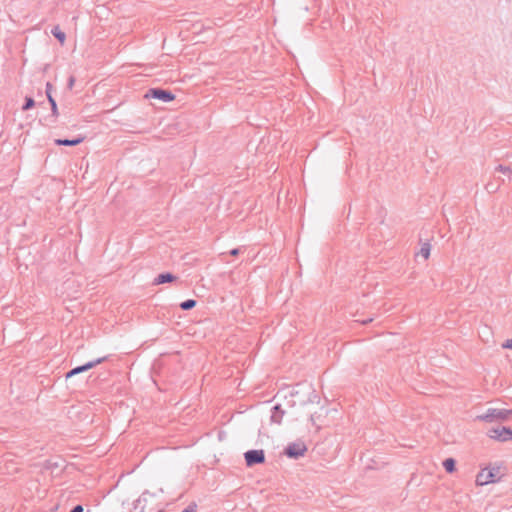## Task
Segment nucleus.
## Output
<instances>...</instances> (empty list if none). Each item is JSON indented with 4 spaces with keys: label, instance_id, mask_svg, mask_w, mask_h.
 Returning a JSON list of instances; mask_svg holds the SVG:
<instances>
[{
    "label": "nucleus",
    "instance_id": "obj_9",
    "mask_svg": "<svg viewBox=\"0 0 512 512\" xmlns=\"http://www.w3.org/2000/svg\"><path fill=\"white\" fill-rule=\"evenodd\" d=\"M176 279H177V277L170 272L161 273L157 277L154 278L153 285H161V284H165V283H171V282L175 281Z\"/></svg>",
    "mask_w": 512,
    "mask_h": 512
},
{
    "label": "nucleus",
    "instance_id": "obj_21",
    "mask_svg": "<svg viewBox=\"0 0 512 512\" xmlns=\"http://www.w3.org/2000/svg\"><path fill=\"white\" fill-rule=\"evenodd\" d=\"M196 511H197V505H196V503L192 502L181 512H196Z\"/></svg>",
    "mask_w": 512,
    "mask_h": 512
},
{
    "label": "nucleus",
    "instance_id": "obj_25",
    "mask_svg": "<svg viewBox=\"0 0 512 512\" xmlns=\"http://www.w3.org/2000/svg\"><path fill=\"white\" fill-rule=\"evenodd\" d=\"M239 251H240V250H239V248H234V249H232V250L230 251V255H232V256H236V255H238V254H239Z\"/></svg>",
    "mask_w": 512,
    "mask_h": 512
},
{
    "label": "nucleus",
    "instance_id": "obj_6",
    "mask_svg": "<svg viewBox=\"0 0 512 512\" xmlns=\"http://www.w3.org/2000/svg\"><path fill=\"white\" fill-rule=\"evenodd\" d=\"M307 451V447L304 442L298 441L287 445L284 449V454L291 459H298L303 456Z\"/></svg>",
    "mask_w": 512,
    "mask_h": 512
},
{
    "label": "nucleus",
    "instance_id": "obj_27",
    "mask_svg": "<svg viewBox=\"0 0 512 512\" xmlns=\"http://www.w3.org/2000/svg\"><path fill=\"white\" fill-rule=\"evenodd\" d=\"M371 321H372V319H371V318H369V319H367V320H363V321H362V323H363V324H367V323H369V322H371Z\"/></svg>",
    "mask_w": 512,
    "mask_h": 512
},
{
    "label": "nucleus",
    "instance_id": "obj_7",
    "mask_svg": "<svg viewBox=\"0 0 512 512\" xmlns=\"http://www.w3.org/2000/svg\"><path fill=\"white\" fill-rule=\"evenodd\" d=\"M146 98L157 99L162 102H170L175 99V95L169 91L162 88H151L145 94Z\"/></svg>",
    "mask_w": 512,
    "mask_h": 512
},
{
    "label": "nucleus",
    "instance_id": "obj_24",
    "mask_svg": "<svg viewBox=\"0 0 512 512\" xmlns=\"http://www.w3.org/2000/svg\"><path fill=\"white\" fill-rule=\"evenodd\" d=\"M83 506L78 504L74 506L69 512H83Z\"/></svg>",
    "mask_w": 512,
    "mask_h": 512
},
{
    "label": "nucleus",
    "instance_id": "obj_3",
    "mask_svg": "<svg viewBox=\"0 0 512 512\" xmlns=\"http://www.w3.org/2000/svg\"><path fill=\"white\" fill-rule=\"evenodd\" d=\"M487 435L500 442L512 441V429L506 426H497L488 430Z\"/></svg>",
    "mask_w": 512,
    "mask_h": 512
},
{
    "label": "nucleus",
    "instance_id": "obj_15",
    "mask_svg": "<svg viewBox=\"0 0 512 512\" xmlns=\"http://www.w3.org/2000/svg\"><path fill=\"white\" fill-rule=\"evenodd\" d=\"M197 302L194 299H187L180 303V308L184 311H188L193 309L196 306Z\"/></svg>",
    "mask_w": 512,
    "mask_h": 512
},
{
    "label": "nucleus",
    "instance_id": "obj_28",
    "mask_svg": "<svg viewBox=\"0 0 512 512\" xmlns=\"http://www.w3.org/2000/svg\"><path fill=\"white\" fill-rule=\"evenodd\" d=\"M310 420L314 424V417H313V415L310 416Z\"/></svg>",
    "mask_w": 512,
    "mask_h": 512
},
{
    "label": "nucleus",
    "instance_id": "obj_12",
    "mask_svg": "<svg viewBox=\"0 0 512 512\" xmlns=\"http://www.w3.org/2000/svg\"><path fill=\"white\" fill-rule=\"evenodd\" d=\"M443 467L447 473H453L456 470V461L453 458H446L443 461Z\"/></svg>",
    "mask_w": 512,
    "mask_h": 512
},
{
    "label": "nucleus",
    "instance_id": "obj_11",
    "mask_svg": "<svg viewBox=\"0 0 512 512\" xmlns=\"http://www.w3.org/2000/svg\"><path fill=\"white\" fill-rule=\"evenodd\" d=\"M83 136H78L73 139H56L55 144L58 146H77L84 141Z\"/></svg>",
    "mask_w": 512,
    "mask_h": 512
},
{
    "label": "nucleus",
    "instance_id": "obj_5",
    "mask_svg": "<svg viewBox=\"0 0 512 512\" xmlns=\"http://www.w3.org/2000/svg\"><path fill=\"white\" fill-rule=\"evenodd\" d=\"M107 359H108V356H104V357H100L95 360L89 361L83 365L77 366L66 373V379H69V378H71L75 375H78L80 373L86 372V371L94 368L95 366L103 363Z\"/></svg>",
    "mask_w": 512,
    "mask_h": 512
},
{
    "label": "nucleus",
    "instance_id": "obj_18",
    "mask_svg": "<svg viewBox=\"0 0 512 512\" xmlns=\"http://www.w3.org/2000/svg\"><path fill=\"white\" fill-rule=\"evenodd\" d=\"M48 102L50 103V106H51L52 116L54 118H57L59 115V112H58V107H57L55 98H50V100H48Z\"/></svg>",
    "mask_w": 512,
    "mask_h": 512
},
{
    "label": "nucleus",
    "instance_id": "obj_8",
    "mask_svg": "<svg viewBox=\"0 0 512 512\" xmlns=\"http://www.w3.org/2000/svg\"><path fill=\"white\" fill-rule=\"evenodd\" d=\"M155 495L149 491H144L138 499L133 503V512H144L147 506L148 500L153 498Z\"/></svg>",
    "mask_w": 512,
    "mask_h": 512
},
{
    "label": "nucleus",
    "instance_id": "obj_19",
    "mask_svg": "<svg viewBox=\"0 0 512 512\" xmlns=\"http://www.w3.org/2000/svg\"><path fill=\"white\" fill-rule=\"evenodd\" d=\"M52 92H53V86L50 82H47L46 83V89H45V93H46V96H47V99L50 100V98H54L53 95H52Z\"/></svg>",
    "mask_w": 512,
    "mask_h": 512
},
{
    "label": "nucleus",
    "instance_id": "obj_2",
    "mask_svg": "<svg viewBox=\"0 0 512 512\" xmlns=\"http://www.w3.org/2000/svg\"><path fill=\"white\" fill-rule=\"evenodd\" d=\"M512 416V409L489 408L484 414L478 415L477 420L492 423L495 421H507Z\"/></svg>",
    "mask_w": 512,
    "mask_h": 512
},
{
    "label": "nucleus",
    "instance_id": "obj_10",
    "mask_svg": "<svg viewBox=\"0 0 512 512\" xmlns=\"http://www.w3.org/2000/svg\"><path fill=\"white\" fill-rule=\"evenodd\" d=\"M284 414H285V411L282 409L281 405L276 404L275 406H273V408L271 410V421L273 423L280 424Z\"/></svg>",
    "mask_w": 512,
    "mask_h": 512
},
{
    "label": "nucleus",
    "instance_id": "obj_4",
    "mask_svg": "<svg viewBox=\"0 0 512 512\" xmlns=\"http://www.w3.org/2000/svg\"><path fill=\"white\" fill-rule=\"evenodd\" d=\"M244 459L247 467H253L265 462V452L262 449H252L244 453Z\"/></svg>",
    "mask_w": 512,
    "mask_h": 512
},
{
    "label": "nucleus",
    "instance_id": "obj_17",
    "mask_svg": "<svg viewBox=\"0 0 512 512\" xmlns=\"http://www.w3.org/2000/svg\"><path fill=\"white\" fill-rule=\"evenodd\" d=\"M308 402H310V403H317V404L320 402V396L312 388H310Z\"/></svg>",
    "mask_w": 512,
    "mask_h": 512
},
{
    "label": "nucleus",
    "instance_id": "obj_22",
    "mask_svg": "<svg viewBox=\"0 0 512 512\" xmlns=\"http://www.w3.org/2000/svg\"><path fill=\"white\" fill-rule=\"evenodd\" d=\"M75 81H76V79H75V77H74V76H70V77L68 78V82H67V87H68V89H70V90H71V89L74 87Z\"/></svg>",
    "mask_w": 512,
    "mask_h": 512
},
{
    "label": "nucleus",
    "instance_id": "obj_23",
    "mask_svg": "<svg viewBox=\"0 0 512 512\" xmlns=\"http://www.w3.org/2000/svg\"><path fill=\"white\" fill-rule=\"evenodd\" d=\"M502 347L504 349H512V339H508L506 340L503 344H502Z\"/></svg>",
    "mask_w": 512,
    "mask_h": 512
},
{
    "label": "nucleus",
    "instance_id": "obj_26",
    "mask_svg": "<svg viewBox=\"0 0 512 512\" xmlns=\"http://www.w3.org/2000/svg\"><path fill=\"white\" fill-rule=\"evenodd\" d=\"M487 189H488L489 192H494V191H496L497 188H493V186H489L488 185Z\"/></svg>",
    "mask_w": 512,
    "mask_h": 512
},
{
    "label": "nucleus",
    "instance_id": "obj_20",
    "mask_svg": "<svg viewBox=\"0 0 512 512\" xmlns=\"http://www.w3.org/2000/svg\"><path fill=\"white\" fill-rule=\"evenodd\" d=\"M496 171H499V172H502V173H511L512 170L510 169V167L508 166H504V165H498L496 168H495Z\"/></svg>",
    "mask_w": 512,
    "mask_h": 512
},
{
    "label": "nucleus",
    "instance_id": "obj_13",
    "mask_svg": "<svg viewBox=\"0 0 512 512\" xmlns=\"http://www.w3.org/2000/svg\"><path fill=\"white\" fill-rule=\"evenodd\" d=\"M52 35L60 42L64 43L66 39L65 33L59 28V26H55L51 30Z\"/></svg>",
    "mask_w": 512,
    "mask_h": 512
},
{
    "label": "nucleus",
    "instance_id": "obj_16",
    "mask_svg": "<svg viewBox=\"0 0 512 512\" xmlns=\"http://www.w3.org/2000/svg\"><path fill=\"white\" fill-rule=\"evenodd\" d=\"M34 106H35L34 99L32 97H30V96H26L25 97V102H24V104L22 106V110L23 111H27V110L33 108Z\"/></svg>",
    "mask_w": 512,
    "mask_h": 512
},
{
    "label": "nucleus",
    "instance_id": "obj_14",
    "mask_svg": "<svg viewBox=\"0 0 512 512\" xmlns=\"http://www.w3.org/2000/svg\"><path fill=\"white\" fill-rule=\"evenodd\" d=\"M430 251H431V245L429 242H425L422 244L421 246V249H420V252L419 254L425 259L427 260L430 256Z\"/></svg>",
    "mask_w": 512,
    "mask_h": 512
},
{
    "label": "nucleus",
    "instance_id": "obj_1",
    "mask_svg": "<svg viewBox=\"0 0 512 512\" xmlns=\"http://www.w3.org/2000/svg\"><path fill=\"white\" fill-rule=\"evenodd\" d=\"M502 477L500 466H488L482 469L476 476V484L484 486L499 481Z\"/></svg>",
    "mask_w": 512,
    "mask_h": 512
}]
</instances>
